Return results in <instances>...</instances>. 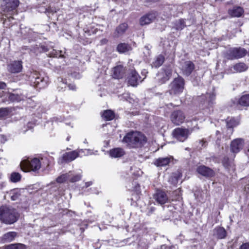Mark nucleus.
I'll return each mask as SVG.
<instances>
[{"instance_id":"46","label":"nucleus","mask_w":249,"mask_h":249,"mask_svg":"<svg viewBox=\"0 0 249 249\" xmlns=\"http://www.w3.org/2000/svg\"><path fill=\"white\" fill-rule=\"evenodd\" d=\"M32 129V127L31 126H29V125H23V128H22V133H25L28 130H31Z\"/></svg>"},{"instance_id":"39","label":"nucleus","mask_w":249,"mask_h":249,"mask_svg":"<svg viewBox=\"0 0 249 249\" xmlns=\"http://www.w3.org/2000/svg\"><path fill=\"white\" fill-rule=\"evenodd\" d=\"M9 195L10 196L11 199L13 200H16L20 196V194L18 190H11L9 192Z\"/></svg>"},{"instance_id":"57","label":"nucleus","mask_w":249,"mask_h":249,"mask_svg":"<svg viewBox=\"0 0 249 249\" xmlns=\"http://www.w3.org/2000/svg\"><path fill=\"white\" fill-rule=\"evenodd\" d=\"M84 142V143H87V140H85V141Z\"/></svg>"},{"instance_id":"1","label":"nucleus","mask_w":249,"mask_h":249,"mask_svg":"<svg viewBox=\"0 0 249 249\" xmlns=\"http://www.w3.org/2000/svg\"><path fill=\"white\" fill-rule=\"evenodd\" d=\"M122 142L129 149H137L142 147L146 143L147 138L140 131H130L124 137Z\"/></svg>"},{"instance_id":"27","label":"nucleus","mask_w":249,"mask_h":249,"mask_svg":"<svg viewBox=\"0 0 249 249\" xmlns=\"http://www.w3.org/2000/svg\"><path fill=\"white\" fill-rule=\"evenodd\" d=\"M101 115L102 118L106 121H110L115 118V113L110 109L104 110Z\"/></svg>"},{"instance_id":"35","label":"nucleus","mask_w":249,"mask_h":249,"mask_svg":"<svg viewBox=\"0 0 249 249\" xmlns=\"http://www.w3.org/2000/svg\"><path fill=\"white\" fill-rule=\"evenodd\" d=\"M41 160L43 161L42 164H44V165L47 167L48 166L50 163L53 161L54 159L53 157L50 156V155H48L42 157L41 158Z\"/></svg>"},{"instance_id":"58","label":"nucleus","mask_w":249,"mask_h":249,"mask_svg":"<svg viewBox=\"0 0 249 249\" xmlns=\"http://www.w3.org/2000/svg\"><path fill=\"white\" fill-rule=\"evenodd\" d=\"M144 79H145V77H143V78H142V80H144Z\"/></svg>"},{"instance_id":"6","label":"nucleus","mask_w":249,"mask_h":249,"mask_svg":"<svg viewBox=\"0 0 249 249\" xmlns=\"http://www.w3.org/2000/svg\"><path fill=\"white\" fill-rule=\"evenodd\" d=\"M172 69L170 66L163 68L157 75V80L160 84H162L169 80L172 76Z\"/></svg>"},{"instance_id":"24","label":"nucleus","mask_w":249,"mask_h":249,"mask_svg":"<svg viewBox=\"0 0 249 249\" xmlns=\"http://www.w3.org/2000/svg\"><path fill=\"white\" fill-rule=\"evenodd\" d=\"M172 159V157L160 158L155 160L154 164L158 167L164 166L168 165Z\"/></svg>"},{"instance_id":"10","label":"nucleus","mask_w":249,"mask_h":249,"mask_svg":"<svg viewBox=\"0 0 249 249\" xmlns=\"http://www.w3.org/2000/svg\"><path fill=\"white\" fill-rule=\"evenodd\" d=\"M141 76L135 70H131L127 77V82L129 85L131 86H137L140 83L142 82Z\"/></svg>"},{"instance_id":"30","label":"nucleus","mask_w":249,"mask_h":249,"mask_svg":"<svg viewBox=\"0 0 249 249\" xmlns=\"http://www.w3.org/2000/svg\"><path fill=\"white\" fill-rule=\"evenodd\" d=\"M164 61V57L162 55H158L152 64V67L158 68L160 67Z\"/></svg>"},{"instance_id":"48","label":"nucleus","mask_w":249,"mask_h":249,"mask_svg":"<svg viewBox=\"0 0 249 249\" xmlns=\"http://www.w3.org/2000/svg\"><path fill=\"white\" fill-rule=\"evenodd\" d=\"M68 87L69 89H71V90H75L76 89L75 86L74 84H68Z\"/></svg>"},{"instance_id":"28","label":"nucleus","mask_w":249,"mask_h":249,"mask_svg":"<svg viewBox=\"0 0 249 249\" xmlns=\"http://www.w3.org/2000/svg\"><path fill=\"white\" fill-rule=\"evenodd\" d=\"M181 177V173L178 171L172 174L169 178V182L173 185H176L178 182L179 178Z\"/></svg>"},{"instance_id":"49","label":"nucleus","mask_w":249,"mask_h":249,"mask_svg":"<svg viewBox=\"0 0 249 249\" xmlns=\"http://www.w3.org/2000/svg\"><path fill=\"white\" fill-rule=\"evenodd\" d=\"M6 87V84L3 82H0V89H4Z\"/></svg>"},{"instance_id":"25","label":"nucleus","mask_w":249,"mask_h":249,"mask_svg":"<svg viewBox=\"0 0 249 249\" xmlns=\"http://www.w3.org/2000/svg\"><path fill=\"white\" fill-rule=\"evenodd\" d=\"M128 27L127 24L125 23H122L118 26L114 33L115 37H119L122 36Z\"/></svg>"},{"instance_id":"55","label":"nucleus","mask_w":249,"mask_h":249,"mask_svg":"<svg viewBox=\"0 0 249 249\" xmlns=\"http://www.w3.org/2000/svg\"><path fill=\"white\" fill-rule=\"evenodd\" d=\"M70 136H68L67 138V141H69L70 140Z\"/></svg>"},{"instance_id":"47","label":"nucleus","mask_w":249,"mask_h":249,"mask_svg":"<svg viewBox=\"0 0 249 249\" xmlns=\"http://www.w3.org/2000/svg\"><path fill=\"white\" fill-rule=\"evenodd\" d=\"M240 249H249V242L243 244L240 246Z\"/></svg>"},{"instance_id":"19","label":"nucleus","mask_w":249,"mask_h":249,"mask_svg":"<svg viewBox=\"0 0 249 249\" xmlns=\"http://www.w3.org/2000/svg\"><path fill=\"white\" fill-rule=\"evenodd\" d=\"M155 13H149L140 19V24L142 25H144L152 22L156 18Z\"/></svg>"},{"instance_id":"31","label":"nucleus","mask_w":249,"mask_h":249,"mask_svg":"<svg viewBox=\"0 0 249 249\" xmlns=\"http://www.w3.org/2000/svg\"><path fill=\"white\" fill-rule=\"evenodd\" d=\"M4 249H26L25 245L21 243L12 244L6 245L4 247Z\"/></svg>"},{"instance_id":"45","label":"nucleus","mask_w":249,"mask_h":249,"mask_svg":"<svg viewBox=\"0 0 249 249\" xmlns=\"http://www.w3.org/2000/svg\"><path fill=\"white\" fill-rule=\"evenodd\" d=\"M61 118H58L57 117H54L52 119L51 122L52 124H58L62 122Z\"/></svg>"},{"instance_id":"51","label":"nucleus","mask_w":249,"mask_h":249,"mask_svg":"<svg viewBox=\"0 0 249 249\" xmlns=\"http://www.w3.org/2000/svg\"><path fill=\"white\" fill-rule=\"evenodd\" d=\"M108 40L107 39L104 38L101 40V42L102 44H106Z\"/></svg>"},{"instance_id":"42","label":"nucleus","mask_w":249,"mask_h":249,"mask_svg":"<svg viewBox=\"0 0 249 249\" xmlns=\"http://www.w3.org/2000/svg\"><path fill=\"white\" fill-rule=\"evenodd\" d=\"M9 113V109L8 108H0V118L7 116Z\"/></svg>"},{"instance_id":"50","label":"nucleus","mask_w":249,"mask_h":249,"mask_svg":"<svg viewBox=\"0 0 249 249\" xmlns=\"http://www.w3.org/2000/svg\"><path fill=\"white\" fill-rule=\"evenodd\" d=\"M226 128L227 130L230 131V133H232L233 131V128L232 127V125H227Z\"/></svg>"},{"instance_id":"52","label":"nucleus","mask_w":249,"mask_h":249,"mask_svg":"<svg viewBox=\"0 0 249 249\" xmlns=\"http://www.w3.org/2000/svg\"><path fill=\"white\" fill-rule=\"evenodd\" d=\"M91 184H92V182H86L85 183V185H86V187H88Z\"/></svg>"},{"instance_id":"16","label":"nucleus","mask_w":249,"mask_h":249,"mask_svg":"<svg viewBox=\"0 0 249 249\" xmlns=\"http://www.w3.org/2000/svg\"><path fill=\"white\" fill-rule=\"evenodd\" d=\"M5 5L3 6L4 11H10L15 9L19 4L18 0H3Z\"/></svg>"},{"instance_id":"7","label":"nucleus","mask_w":249,"mask_h":249,"mask_svg":"<svg viewBox=\"0 0 249 249\" xmlns=\"http://www.w3.org/2000/svg\"><path fill=\"white\" fill-rule=\"evenodd\" d=\"M247 51L243 48H233L227 52V57L230 59H239L245 56Z\"/></svg>"},{"instance_id":"59","label":"nucleus","mask_w":249,"mask_h":249,"mask_svg":"<svg viewBox=\"0 0 249 249\" xmlns=\"http://www.w3.org/2000/svg\"><path fill=\"white\" fill-rule=\"evenodd\" d=\"M144 79H145V77H143V78H142V80H144Z\"/></svg>"},{"instance_id":"32","label":"nucleus","mask_w":249,"mask_h":249,"mask_svg":"<svg viewBox=\"0 0 249 249\" xmlns=\"http://www.w3.org/2000/svg\"><path fill=\"white\" fill-rule=\"evenodd\" d=\"M238 103L242 106H249V94L242 96L239 99Z\"/></svg>"},{"instance_id":"12","label":"nucleus","mask_w":249,"mask_h":249,"mask_svg":"<svg viewBox=\"0 0 249 249\" xmlns=\"http://www.w3.org/2000/svg\"><path fill=\"white\" fill-rule=\"evenodd\" d=\"M185 116L181 111H176L172 113L171 120L174 124H179L184 122Z\"/></svg>"},{"instance_id":"13","label":"nucleus","mask_w":249,"mask_h":249,"mask_svg":"<svg viewBox=\"0 0 249 249\" xmlns=\"http://www.w3.org/2000/svg\"><path fill=\"white\" fill-rule=\"evenodd\" d=\"M243 143L242 139H236L232 141L231 144V151L234 153L239 152L243 147Z\"/></svg>"},{"instance_id":"41","label":"nucleus","mask_w":249,"mask_h":249,"mask_svg":"<svg viewBox=\"0 0 249 249\" xmlns=\"http://www.w3.org/2000/svg\"><path fill=\"white\" fill-rule=\"evenodd\" d=\"M70 174H63L61 176L58 177L56 179V181L58 183H62L67 180H69L68 178H70Z\"/></svg>"},{"instance_id":"44","label":"nucleus","mask_w":249,"mask_h":249,"mask_svg":"<svg viewBox=\"0 0 249 249\" xmlns=\"http://www.w3.org/2000/svg\"><path fill=\"white\" fill-rule=\"evenodd\" d=\"M222 162L223 166L226 168H228L229 166H231V163L230 162L228 158H224L223 159Z\"/></svg>"},{"instance_id":"53","label":"nucleus","mask_w":249,"mask_h":249,"mask_svg":"<svg viewBox=\"0 0 249 249\" xmlns=\"http://www.w3.org/2000/svg\"><path fill=\"white\" fill-rule=\"evenodd\" d=\"M87 151H88V154H89V155H92L93 154H94L92 151L91 150H90V149H86Z\"/></svg>"},{"instance_id":"3","label":"nucleus","mask_w":249,"mask_h":249,"mask_svg":"<svg viewBox=\"0 0 249 249\" xmlns=\"http://www.w3.org/2000/svg\"><path fill=\"white\" fill-rule=\"evenodd\" d=\"M33 86L39 89L46 87L49 83V77L37 71H34L29 76Z\"/></svg>"},{"instance_id":"17","label":"nucleus","mask_w":249,"mask_h":249,"mask_svg":"<svg viewBox=\"0 0 249 249\" xmlns=\"http://www.w3.org/2000/svg\"><path fill=\"white\" fill-rule=\"evenodd\" d=\"M248 69V66L244 63H238L231 67L230 69L231 73L242 72Z\"/></svg>"},{"instance_id":"9","label":"nucleus","mask_w":249,"mask_h":249,"mask_svg":"<svg viewBox=\"0 0 249 249\" xmlns=\"http://www.w3.org/2000/svg\"><path fill=\"white\" fill-rule=\"evenodd\" d=\"M184 82L182 78L178 77L175 78L171 84V92L175 94L179 93L182 92L184 89Z\"/></svg>"},{"instance_id":"40","label":"nucleus","mask_w":249,"mask_h":249,"mask_svg":"<svg viewBox=\"0 0 249 249\" xmlns=\"http://www.w3.org/2000/svg\"><path fill=\"white\" fill-rule=\"evenodd\" d=\"M68 174H70L69 180L71 182H74L80 180L81 176L80 174L73 175L71 172H69Z\"/></svg>"},{"instance_id":"23","label":"nucleus","mask_w":249,"mask_h":249,"mask_svg":"<svg viewBox=\"0 0 249 249\" xmlns=\"http://www.w3.org/2000/svg\"><path fill=\"white\" fill-rule=\"evenodd\" d=\"M244 13L243 9L240 6H235L229 10V14L232 17H240Z\"/></svg>"},{"instance_id":"37","label":"nucleus","mask_w":249,"mask_h":249,"mask_svg":"<svg viewBox=\"0 0 249 249\" xmlns=\"http://www.w3.org/2000/svg\"><path fill=\"white\" fill-rule=\"evenodd\" d=\"M227 124H238L240 123L239 117H229L226 120Z\"/></svg>"},{"instance_id":"2","label":"nucleus","mask_w":249,"mask_h":249,"mask_svg":"<svg viewBox=\"0 0 249 249\" xmlns=\"http://www.w3.org/2000/svg\"><path fill=\"white\" fill-rule=\"evenodd\" d=\"M18 217L19 214L15 209L7 206L0 207V220L1 222L11 225L15 223Z\"/></svg>"},{"instance_id":"54","label":"nucleus","mask_w":249,"mask_h":249,"mask_svg":"<svg viewBox=\"0 0 249 249\" xmlns=\"http://www.w3.org/2000/svg\"><path fill=\"white\" fill-rule=\"evenodd\" d=\"M42 50L44 51V52H47L48 51V49L45 46H43L42 47Z\"/></svg>"},{"instance_id":"5","label":"nucleus","mask_w":249,"mask_h":249,"mask_svg":"<svg viewBox=\"0 0 249 249\" xmlns=\"http://www.w3.org/2000/svg\"><path fill=\"white\" fill-rule=\"evenodd\" d=\"M84 152L82 149L73 150L71 152H65L62 156L58 159V163L63 164L71 162L80 156V153Z\"/></svg>"},{"instance_id":"21","label":"nucleus","mask_w":249,"mask_h":249,"mask_svg":"<svg viewBox=\"0 0 249 249\" xmlns=\"http://www.w3.org/2000/svg\"><path fill=\"white\" fill-rule=\"evenodd\" d=\"M213 235L218 239H224L226 237L227 232L225 229L221 227H217L213 231Z\"/></svg>"},{"instance_id":"38","label":"nucleus","mask_w":249,"mask_h":249,"mask_svg":"<svg viewBox=\"0 0 249 249\" xmlns=\"http://www.w3.org/2000/svg\"><path fill=\"white\" fill-rule=\"evenodd\" d=\"M7 96H8L9 101L11 102H18L21 100V97L18 94L9 93Z\"/></svg>"},{"instance_id":"36","label":"nucleus","mask_w":249,"mask_h":249,"mask_svg":"<svg viewBox=\"0 0 249 249\" xmlns=\"http://www.w3.org/2000/svg\"><path fill=\"white\" fill-rule=\"evenodd\" d=\"M62 51H56L55 50H52L48 54L50 57H64V55L62 54Z\"/></svg>"},{"instance_id":"26","label":"nucleus","mask_w":249,"mask_h":249,"mask_svg":"<svg viewBox=\"0 0 249 249\" xmlns=\"http://www.w3.org/2000/svg\"><path fill=\"white\" fill-rule=\"evenodd\" d=\"M17 233L15 231H10L5 233L2 237V241L3 242H10L14 240Z\"/></svg>"},{"instance_id":"14","label":"nucleus","mask_w":249,"mask_h":249,"mask_svg":"<svg viewBox=\"0 0 249 249\" xmlns=\"http://www.w3.org/2000/svg\"><path fill=\"white\" fill-rule=\"evenodd\" d=\"M197 173L204 177H211L214 175V172L211 168L204 165H200L196 169Z\"/></svg>"},{"instance_id":"43","label":"nucleus","mask_w":249,"mask_h":249,"mask_svg":"<svg viewBox=\"0 0 249 249\" xmlns=\"http://www.w3.org/2000/svg\"><path fill=\"white\" fill-rule=\"evenodd\" d=\"M185 26V22L183 19H180L176 25L177 30H181Z\"/></svg>"},{"instance_id":"34","label":"nucleus","mask_w":249,"mask_h":249,"mask_svg":"<svg viewBox=\"0 0 249 249\" xmlns=\"http://www.w3.org/2000/svg\"><path fill=\"white\" fill-rule=\"evenodd\" d=\"M58 89L59 91L65 89L68 84L65 80L61 78H58L57 79Z\"/></svg>"},{"instance_id":"8","label":"nucleus","mask_w":249,"mask_h":249,"mask_svg":"<svg viewBox=\"0 0 249 249\" xmlns=\"http://www.w3.org/2000/svg\"><path fill=\"white\" fill-rule=\"evenodd\" d=\"M191 133L188 129L180 127L177 128L173 131L172 134L174 138L180 142L185 141Z\"/></svg>"},{"instance_id":"18","label":"nucleus","mask_w":249,"mask_h":249,"mask_svg":"<svg viewBox=\"0 0 249 249\" xmlns=\"http://www.w3.org/2000/svg\"><path fill=\"white\" fill-rule=\"evenodd\" d=\"M194 69L193 63L190 61H186L181 67L183 73L187 76L189 75Z\"/></svg>"},{"instance_id":"33","label":"nucleus","mask_w":249,"mask_h":249,"mask_svg":"<svg viewBox=\"0 0 249 249\" xmlns=\"http://www.w3.org/2000/svg\"><path fill=\"white\" fill-rule=\"evenodd\" d=\"M21 175L17 172H13L11 174L10 177V180L12 182H17L21 179Z\"/></svg>"},{"instance_id":"4","label":"nucleus","mask_w":249,"mask_h":249,"mask_svg":"<svg viewBox=\"0 0 249 249\" xmlns=\"http://www.w3.org/2000/svg\"><path fill=\"white\" fill-rule=\"evenodd\" d=\"M21 169L24 172L36 171L41 167V162L39 159L34 158L31 160H24L20 163Z\"/></svg>"},{"instance_id":"56","label":"nucleus","mask_w":249,"mask_h":249,"mask_svg":"<svg viewBox=\"0 0 249 249\" xmlns=\"http://www.w3.org/2000/svg\"><path fill=\"white\" fill-rule=\"evenodd\" d=\"M247 154L249 157V150H248Z\"/></svg>"},{"instance_id":"15","label":"nucleus","mask_w":249,"mask_h":249,"mask_svg":"<svg viewBox=\"0 0 249 249\" xmlns=\"http://www.w3.org/2000/svg\"><path fill=\"white\" fill-rule=\"evenodd\" d=\"M156 201L160 205L168 202V197L165 193L162 191H158L154 196Z\"/></svg>"},{"instance_id":"29","label":"nucleus","mask_w":249,"mask_h":249,"mask_svg":"<svg viewBox=\"0 0 249 249\" xmlns=\"http://www.w3.org/2000/svg\"><path fill=\"white\" fill-rule=\"evenodd\" d=\"M131 50V46L128 44L125 43H121L118 45L117 50L120 53H124L129 51Z\"/></svg>"},{"instance_id":"60","label":"nucleus","mask_w":249,"mask_h":249,"mask_svg":"<svg viewBox=\"0 0 249 249\" xmlns=\"http://www.w3.org/2000/svg\"><path fill=\"white\" fill-rule=\"evenodd\" d=\"M1 175H0V178H1Z\"/></svg>"},{"instance_id":"22","label":"nucleus","mask_w":249,"mask_h":249,"mask_svg":"<svg viewBox=\"0 0 249 249\" xmlns=\"http://www.w3.org/2000/svg\"><path fill=\"white\" fill-rule=\"evenodd\" d=\"M124 73V69L121 65L117 66L113 69V76L114 78H121Z\"/></svg>"},{"instance_id":"11","label":"nucleus","mask_w":249,"mask_h":249,"mask_svg":"<svg viewBox=\"0 0 249 249\" xmlns=\"http://www.w3.org/2000/svg\"><path fill=\"white\" fill-rule=\"evenodd\" d=\"M22 69V62L20 61H15L8 65V71L15 73L20 72Z\"/></svg>"},{"instance_id":"20","label":"nucleus","mask_w":249,"mask_h":249,"mask_svg":"<svg viewBox=\"0 0 249 249\" xmlns=\"http://www.w3.org/2000/svg\"><path fill=\"white\" fill-rule=\"evenodd\" d=\"M125 154V151L123 148L117 147L110 149L109 155L112 158H117L123 156Z\"/></svg>"}]
</instances>
